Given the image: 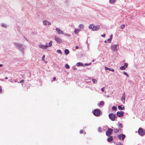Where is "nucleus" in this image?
Instances as JSON below:
<instances>
[{
	"label": "nucleus",
	"instance_id": "34",
	"mask_svg": "<svg viewBox=\"0 0 145 145\" xmlns=\"http://www.w3.org/2000/svg\"><path fill=\"white\" fill-rule=\"evenodd\" d=\"M123 73H124V74L125 75H126V76H128V74H127V73L126 72H123Z\"/></svg>",
	"mask_w": 145,
	"mask_h": 145
},
{
	"label": "nucleus",
	"instance_id": "6",
	"mask_svg": "<svg viewBox=\"0 0 145 145\" xmlns=\"http://www.w3.org/2000/svg\"><path fill=\"white\" fill-rule=\"evenodd\" d=\"M109 118L112 121L115 120V119L116 118V116L113 113L110 114L109 115Z\"/></svg>",
	"mask_w": 145,
	"mask_h": 145
},
{
	"label": "nucleus",
	"instance_id": "13",
	"mask_svg": "<svg viewBox=\"0 0 145 145\" xmlns=\"http://www.w3.org/2000/svg\"><path fill=\"white\" fill-rule=\"evenodd\" d=\"M56 30L59 34H62L63 33V31L58 28H56Z\"/></svg>",
	"mask_w": 145,
	"mask_h": 145
},
{
	"label": "nucleus",
	"instance_id": "21",
	"mask_svg": "<svg viewBox=\"0 0 145 145\" xmlns=\"http://www.w3.org/2000/svg\"><path fill=\"white\" fill-rule=\"evenodd\" d=\"M116 1V0H110L109 2L113 4L115 3Z\"/></svg>",
	"mask_w": 145,
	"mask_h": 145
},
{
	"label": "nucleus",
	"instance_id": "29",
	"mask_svg": "<svg viewBox=\"0 0 145 145\" xmlns=\"http://www.w3.org/2000/svg\"><path fill=\"white\" fill-rule=\"evenodd\" d=\"M112 109L113 110H116V108L115 106H113L112 107Z\"/></svg>",
	"mask_w": 145,
	"mask_h": 145
},
{
	"label": "nucleus",
	"instance_id": "47",
	"mask_svg": "<svg viewBox=\"0 0 145 145\" xmlns=\"http://www.w3.org/2000/svg\"><path fill=\"white\" fill-rule=\"evenodd\" d=\"M3 66V65L2 64H0V67H2Z\"/></svg>",
	"mask_w": 145,
	"mask_h": 145
},
{
	"label": "nucleus",
	"instance_id": "16",
	"mask_svg": "<svg viewBox=\"0 0 145 145\" xmlns=\"http://www.w3.org/2000/svg\"><path fill=\"white\" fill-rule=\"evenodd\" d=\"M118 107L119 110H124L125 109L123 105L118 106Z\"/></svg>",
	"mask_w": 145,
	"mask_h": 145
},
{
	"label": "nucleus",
	"instance_id": "44",
	"mask_svg": "<svg viewBox=\"0 0 145 145\" xmlns=\"http://www.w3.org/2000/svg\"><path fill=\"white\" fill-rule=\"evenodd\" d=\"M2 26L4 27H5V25L3 24H2Z\"/></svg>",
	"mask_w": 145,
	"mask_h": 145
},
{
	"label": "nucleus",
	"instance_id": "14",
	"mask_svg": "<svg viewBox=\"0 0 145 145\" xmlns=\"http://www.w3.org/2000/svg\"><path fill=\"white\" fill-rule=\"evenodd\" d=\"M43 24L44 25H50L51 23L47 20H44L43 21Z\"/></svg>",
	"mask_w": 145,
	"mask_h": 145
},
{
	"label": "nucleus",
	"instance_id": "7",
	"mask_svg": "<svg viewBox=\"0 0 145 145\" xmlns=\"http://www.w3.org/2000/svg\"><path fill=\"white\" fill-rule=\"evenodd\" d=\"M55 39L58 44H60L62 42L61 39L59 37H57L56 36H55Z\"/></svg>",
	"mask_w": 145,
	"mask_h": 145
},
{
	"label": "nucleus",
	"instance_id": "12",
	"mask_svg": "<svg viewBox=\"0 0 145 145\" xmlns=\"http://www.w3.org/2000/svg\"><path fill=\"white\" fill-rule=\"evenodd\" d=\"M117 45H114L111 46V49L114 51H115L117 50Z\"/></svg>",
	"mask_w": 145,
	"mask_h": 145
},
{
	"label": "nucleus",
	"instance_id": "35",
	"mask_svg": "<svg viewBox=\"0 0 145 145\" xmlns=\"http://www.w3.org/2000/svg\"><path fill=\"white\" fill-rule=\"evenodd\" d=\"M80 133L82 134L84 132V131L82 130H80Z\"/></svg>",
	"mask_w": 145,
	"mask_h": 145
},
{
	"label": "nucleus",
	"instance_id": "37",
	"mask_svg": "<svg viewBox=\"0 0 145 145\" xmlns=\"http://www.w3.org/2000/svg\"><path fill=\"white\" fill-rule=\"evenodd\" d=\"M108 69H109V68L107 67H105V69L106 70H108Z\"/></svg>",
	"mask_w": 145,
	"mask_h": 145
},
{
	"label": "nucleus",
	"instance_id": "1",
	"mask_svg": "<svg viewBox=\"0 0 145 145\" xmlns=\"http://www.w3.org/2000/svg\"><path fill=\"white\" fill-rule=\"evenodd\" d=\"M89 28L93 31H97L99 29L100 27L98 25H95L93 24H91L89 25Z\"/></svg>",
	"mask_w": 145,
	"mask_h": 145
},
{
	"label": "nucleus",
	"instance_id": "18",
	"mask_svg": "<svg viewBox=\"0 0 145 145\" xmlns=\"http://www.w3.org/2000/svg\"><path fill=\"white\" fill-rule=\"evenodd\" d=\"M76 65L77 66H84V65L82 63L80 62L77 63H76Z\"/></svg>",
	"mask_w": 145,
	"mask_h": 145
},
{
	"label": "nucleus",
	"instance_id": "22",
	"mask_svg": "<svg viewBox=\"0 0 145 145\" xmlns=\"http://www.w3.org/2000/svg\"><path fill=\"white\" fill-rule=\"evenodd\" d=\"M104 103L103 101H101L100 102L99 106L100 105H104Z\"/></svg>",
	"mask_w": 145,
	"mask_h": 145
},
{
	"label": "nucleus",
	"instance_id": "11",
	"mask_svg": "<svg viewBox=\"0 0 145 145\" xmlns=\"http://www.w3.org/2000/svg\"><path fill=\"white\" fill-rule=\"evenodd\" d=\"M125 92H124L121 99L123 104L125 103Z\"/></svg>",
	"mask_w": 145,
	"mask_h": 145
},
{
	"label": "nucleus",
	"instance_id": "40",
	"mask_svg": "<svg viewBox=\"0 0 145 145\" xmlns=\"http://www.w3.org/2000/svg\"><path fill=\"white\" fill-rule=\"evenodd\" d=\"M2 91V89L1 88V86H0V93H1Z\"/></svg>",
	"mask_w": 145,
	"mask_h": 145
},
{
	"label": "nucleus",
	"instance_id": "27",
	"mask_svg": "<svg viewBox=\"0 0 145 145\" xmlns=\"http://www.w3.org/2000/svg\"><path fill=\"white\" fill-rule=\"evenodd\" d=\"M65 67L66 68H69V66L67 64H66L65 65Z\"/></svg>",
	"mask_w": 145,
	"mask_h": 145
},
{
	"label": "nucleus",
	"instance_id": "30",
	"mask_svg": "<svg viewBox=\"0 0 145 145\" xmlns=\"http://www.w3.org/2000/svg\"><path fill=\"white\" fill-rule=\"evenodd\" d=\"M79 27L80 28H82L83 27V25L80 24L79 25Z\"/></svg>",
	"mask_w": 145,
	"mask_h": 145
},
{
	"label": "nucleus",
	"instance_id": "32",
	"mask_svg": "<svg viewBox=\"0 0 145 145\" xmlns=\"http://www.w3.org/2000/svg\"><path fill=\"white\" fill-rule=\"evenodd\" d=\"M111 40H112L111 39H108L107 42L109 43H110L111 42Z\"/></svg>",
	"mask_w": 145,
	"mask_h": 145
},
{
	"label": "nucleus",
	"instance_id": "8",
	"mask_svg": "<svg viewBox=\"0 0 145 145\" xmlns=\"http://www.w3.org/2000/svg\"><path fill=\"white\" fill-rule=\"evenodd\" d=\"M118 139L120 140H123L125 137V135L124 134H120L118 136Z\"/></svg>",
	"mask_w": 145,
	"mask_h": 145
},
{
	"label": "nucleus",
	"instance_id": "31",
	"mask_svg": "<svg viewBox=\"0 0 145 145\" xmlns=\"http://www.w3.org/2000/svg\"><path fill=\"white\" fill-rule=\"evenodd\" d=\"M98 131L99 132H101V128L99 127L98 129Z\"/></svg>",
	"mask_w": 145,
	"mask_h": 145
},
{
	"label": "nucleus",
	"instance_id": "2",
	"mask_svg": "<svg viewBox=\"0 0 145 145\" xmlns=\"http://www.w3.org/2000/svg\"><path fill=\"white\" fill-rule=\"evenodd\" d=\"M52 41H50L48 44H47L44 45L41 44L40 45L39 47L40 48H42L43 49H46L47 47H51L52 46Z\"/></svg>",
	"mask_w": 145,
	"mask_h": 145
},
{
	"label": "nucleus",
	"instance_id": "20",
	"mask_svg": "<svg viewBox=\"0 0 145 145\" xmlns=\"http://www.w3.org/2000/svg\"><path fill=\"white\" fill-rule=\"evenodd\" d=\"M65 53L66 54H68L69 53V50L67 49H65Z\"/></svg>",
	"mask_w": 145,
	"mask_h": 145
},
{
	"label": "nucleus",
	"instance_id": "43",
	"mask_svg": "<svg viewBox=\"0 0 145 145\" xmlns=\"http://www.w3.org/2000/svg\"><path fill=\"white\" fill-rule=\"evenodd\" d=\"M53 81H55L56 79V78L55 77H54L53 78Z\"/></svg>",
	"mask_w": 145,
	"mask_h": 145
},
{
	"label": "nucleus",
	"instance_id": "46",
	"mask_svg": "<svg viewBox=\"0 0 145 145\" xmlns=\"http://www.w3.org/2000/svg\"><path fill=\"white\" fill-rule=\"evenodd\" d=\"M90 64H89V65ZM85 66H87L88 65H89V64H87V63H86V64H85Z\"/></svg>",
	"mask_w": 145,
	"mask_h": 145
},
{
	"label": "nucleus",
	"instance_id": "39",
	"mask_svg": "<svg viewBox=\"0 0 145 145\" xmlns=\"http://www.w3.org/2000/svg\"><path fill=\"white\" fill-rule=\"evenodd\" d=\"M45 56L44 55L42 57V60L44 61V58H45Z\"/></svg>",
	"mask_w": 145,
	"mask_h": 145
},
{
	"label": "nucleus",
	"instance_id": "10",
	"mask_svg": "<svg viewBox=\"0 0 145 145\" xmlns=\"http://www.w3.org/2000/svg\"><path fill=\"white\" fill-rule=\"evenodd\" d=\"M128 66V64L127 63H125L123 66H122L120 67V69L121 70H124Z\"/></svg>",
	"mask_w": 145,
	"mask_h": 145
},
{
	"label": "nucleus",
	"instance_id": "36",
	"mask_svg": "<svg viewBox=\"0 0 145 145\" xmlns=\"http://www.w3.org/2000/svg\"><path fill=\"white\" fill-rule=\"evenodd\" d=\"M112 37H113L112 35H110V38L109 39H110L112 40Z\"/></svg>",
	"mask_w": 145,
	"mask_h": 145
},
{
	"label": "nucleus",
	"instance_id": "5",
	"mask_svg": "<svg viewBox=\"0 0 145 145\" xmlns=\"http://www.w3.org/2000/svg\"><path fill=\"white\" fill-rule=\"evenodd\" d=\"M113 131V130L112 129L110 128H108V129L106 131V135L108 136H110L111 135Z\"/></svg>",
	"mask_w": 145,
	"mask_h": 145
},
{
	"label": "nucleus",
	"instance_id": "38",
	"mask_svg": "<svg viewBox=\"0 0 145 145\" xmlns=\"http://www.w3.org/2000/svg\"><path fill=\"white\" fill-rule=\"evenodd\" d=\"M101 36L103 37H105V34H104L103 35H101Z\"/></svg>",
	"mask_w": 145,
	"mask_h": 145
},
{
	"label": "nucleus",
	"instance_id": "48",
	"mask_svg": "<svg viewBox=\"0 0 145 145\" xmlns=\"http://www.w3.org/2000/svg\"><path fill=\"white\" fill-rule=\"evenodd\" d=\"M8 79V78L7 77H6L5 78V79Z\"/></svg>",
	"mask_w": 145,
	"mask_h": 145
},
{
	"label": "nucleus",
	"instance_id": "45",
	"mask_svg": "<svg viewBox=\"0 0 145 145\" xmlns=\"http://www.w3.org/2000/svg\"><path fill=\"white\" fill-rule=\"evenodd\" d=\"M75 48L76 49H77L78 48V46H76L75 47Z\"/></svg>",
	"mask_w": 145,
	"mask_h": 145
},
{
	"label": "nucleus",
	"instance_id": "33",
	"mask_svg": "<svg viewBox=\"0 0 145 145\" xmlns=\"http://www.w3.org/2000/svg\"><path fill=\"white\" fill-rule=\"evenodd\" d=\"M108 70L112 72H114V69H112L109 68V69H108Z\"/></svg>",
	"mask_w": 145,
	"mask_h": 145
},
{
	"label": "nucleus",
	"instance_id": "41",
	"mask_svg": "<svg viewBox=\"0 0 145 145\" xmlns=\"http://www.w3.org/2000/svg\"><path fill=\"white\" fill-rule=\"evenodd\" d=\"M24 80H21L20 81V83H23L24 82Z\"/></svg>",
	"mask_w": 145,
	"mask_h": 145
},
{
	"label": "nucleus",
	"instance_id": "9",
	"mask_svg": "<svg viewBox=\"0 0 145 145\" xmlns=\"http://www.w3.org/2000/svg\"><path fill=\"white\" fill-rule=\"evenodd\" d=\"M117 116L119 117H122L124 114V112L123 111L118 112H117Z\"/></svg>",
	"mask_w": 145,
	"mask_h": 145
},
{
	"label": "nucleus",
	"instance_id": "4",
	"mask_svg": "<svg viewBox=\"0 0 145 145\" xmlns=\"http://www.w3.org/2000/svg\"><path fill=\"white\" fill-rule=\"evenodd\" d=\"M138 132L141 136H143L145 135V130H143L141 128H140L138 130Z\"/></svg>",
	"mask_w": 145,
	"mask_h": 145
},
{
	"label": "nucleus",
	"instance_id": "24",
	"mask_svg": "<svg viewBox=\"0 0 145 145\" xmlns=\"http://www.w3.org/2000/svg\"><path fill=\"white\" fill-rule=\"evenodd\" d=\"M57 52L58 53H59L60 54H61L62 53L61 52V50H57Z\"/></svg>",
	"mask_w": 145,
	"mask_h": 145
},
{
	"label": "nucleus",
	"instance_id": "42",
	"mask_svg": "<svg viewBox=\"0 0 145 145\" xmlns=\"http://www.w3.org/2000/svg\"><path fill=\"white\" fill-rule=\"evenodd\" d=\"M104 88H101V90H102V91H104Z\"/></svg>",
	"mask_w": 145,
	"mask_h": 145
},
{
	"label": "nucleus",
	"instance_id": "19",
	"mask_svg": "<svg viewBox=\"0 0 145 145\" xmlns=\"http://www.w3.org/2000/svg\"><path fill=\"white\" fill-rule=\"evenodd\" d=\"M120 129H114V132L115 133H117L119 132Z\"/></svg>",
	"mask_w": 145,
	"mask_h": 145
},
{
	"label": "nucleus",
	"instance_id": "28",
	"mask_svg": "<svg viewBox=\"0 0 145 145\" xmlns=\"http://www.w3.org/2000/svg\"><path fill=\"white\" fill-rule=\"evenodd\" d=\"M118 126L120 127V128H122L123 127L121 123H119L118 124Z\"/></svg>",
	"mask_w": 145,
	"mask_h": 145
},
{
	"label": "nucleus",
	"instance_id": "17",
	"mask_svg": "<svg viewBox=\"0 0 145 145\" xmlns=\"http://www.w3.org/2000/svg\"><path fill=\"white\" fill-rule=\"evenodd\" d=\"M113 138L112 136H110L107 139L108 142H111L113 140Z\"/></svg>",
	"mask_w": 145,
	"mask_h": 145
},
{
	"label": "nucleus",
	"instance_id": "3",
	"mask_svg": "<svg viewBox=\"0 0 145 145\" xmlns=\"http://www.w3.org/2000/svg\"><path fill=\"white\" fill-rule=\"evenodd\" d=\"M101 111L99 109H96L94 110L93 114L96 116H98L100 115Z\"/></svg>",
	"mask_w": 145,
	"mask_h": 145
},
{
	"label": "nucleus",
	"instance_id": "23",
	"mask_svg": "<svg viewBox=\"0 0 145 145\" xmlns=\"http://www.w3.org/2000/svg\"><path fill=\"white\" fill-rule=\"evenodd\" d=\"M79 31L80 30H79L78 29H75L74 31L75 33L77 34L78 33Z\"/></svg>",
	"mask_w": 145,
	"mask_h": 145
},
{
	"label": "nucleus",
	"instance_id": "15",
	"mask_svg": "<svg viewBox=\"0 0 145 145\" xmlns=\"http://www.w3.org/2000/svg\"><path fill=\"white\" fill-rule=\"evenodd\" d=\"M14 45L18 48H20V47H21L22 46V45L21 44H19L18 43H15Z\"/></svg>",
	"mask_w": 145,
	"mask_h": 145
},
{
	"label": "nucleus",
	"instance_id": "26",
	"mask_svg": "<svg viewBox=\"0 0 145 145\" xmlns=\"http://www.w3.org/2000/svg\"><path fill=\"white\" fill-rule=\"evenodd\" d=\"M125 26V25L124 24H122V25H121L120 28L121 29H123L124 27Z\"/></svg>",
	"mask_w": 145,
	"mask_h": 145
},
{
	"label": "nucleus",
	"instance_id": "25",
	"mask_svg": "<svg viewBox=\"0 0 145 145\" xmlns=\"http://www.w3.org/2000/svg\"><path fill=\"white\" fill-rule=\"evenodd\" d=\"M92 82L94 83H96L97 82V81L95 79H92Z\"/></svg>",
	"mask_w": 145,
	"mask_h": 145
}]
</instances>
